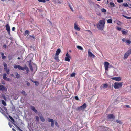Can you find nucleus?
I'll return each mask as SVG.
<instances>
[{"label": "nucleus", "instance_id": "20e7f679", "mask_svg": "<svg viewBox=\"0 0 131 131\" xmlns=\"http://www.w3.org/2000/svg\"><path fill=\"white\" fill-rule=\"evenodd\" d=\"M131 54V49L127 51L124 54V59H126L127 58L128 56Z\"/></svg>", "mask_w": 131, "mask_h": 131}, {"label": "nucleus", "instance_id": "a878e982", "mask_svg": "<svg viewBox=\"0 0 131 131\" xmlns=\"http://www.w3.org/2000/svg\"><path fill=\"white\" fill-rule=\"evenodd\" d=\"M2 103V104L4 106H5L6 105V102L4 101L3 100H2L1 101Z\"/></svg>", "mask_w": 131, "mask_h": 131}, {"label": "nucleus", "instance_id": "774afa93", "mask_svg": "<svg viewBox=\"0 0 131 131\" xmlns=\"http://www.w3.org/2000/svg\"><path fill=\"white\" fill-rule=\"evenodd\" d=\"M18 59H20V57H18Z\"/></svg>", "mask_w": 131, "mask_h": 131}, {"label": "nucleus", "instance_id": "9b49d317", "mask_svg": "<svg viewBox=\"0 0 131 131\" xmlns=\"http://www.w3.org/2000/svg\"><path fill=\"white\" fill-rule=\"evenodd\" d=\"M111 79L116 81H121L122 78L120 77H113L111 78Z\"/></svg>", "mask_w": 131, "mask_h": 131}, {"label": "nucleus", "instance_id": "b1692460", "mask_svg": "<svg viewBox=\"0 0 131 131\" xmlns=\"http://www.w3.org/2000/svg\"><path fill=\"white\" fill-rule=\"evenodd\" d=\"M2 58L3 59H5L6 58V56H4L3 53H1Z\"/></svg>", "mask_w": 131, "mask_h": 131}, {"label": "nucleus", "instance_id": "e433bc0d", "mask_svg": "<svg viewBox=\"0 0 131 131\" xmlns=\"http://www.w3.org/2000/svg\"><path fill=\"white\" fill-rule=\"evenodd\" d=\"M116 29L117 30H118L119 31H120L121 30V28L118 26L116 27Z\"/></svg>", "mask_w": 131, "mask_h": 131}, {"label": "nucleus", "instance_id": "ddd939ff", "mask_svg": "<svg viewBox=\"0 0 131 131\" xmlns=\"http://www.w3.org/2000/svg\"><path fill=\"white\" fill-rule=\"evenodd\" d=\"M38 113V115L39 116L41 120L43 122H44L45 121V119L42 116V114L39 113Z\"/></svg>", "mask_w": 131, "mask_h": 131}, {"label": "nucleus", "instance_id": "39448f33", "mask_svg": "<svg viewBox=\"0 0 131 131\" xmlns=\"http://www.w3.org/2000/svg\"><path fill=\"white\" fill-rule=\"evenodd\" d=\"M19 70H22L24 71L25 70H26V71H27V73H28V72L29 71L28 68L27 67L26 65L24 67H22L21 66H20L19 67Z\"/></svg>", "mask_w": 131, "mask_h": 131}, {"label": "nucleus", "instance_id": "bf43d9fd", "mask_svg": "<svg viewBox=\"0 0 131 131\" xmlns=\"http://www.w3.org/2000/svg\"><path fill=\"white\" fill-rule=\"evenodd\" d=\"M3 47L4 48H6V45L5 44H4L3 45Z\"/></svg>", "mask_w": 131, "mask_h": 131}, {"label": "nucleus", "instance_id": "7c9ffc66", "mask_svg": "<svg viewBox=\"0 0 131 131\" xmlns=\"http://www.w3.org/2000/svg\"><path fill=\"white\" fill-rule=\"evenodd\" d=\"M33 83H35V85L36 86H37L39 84V83L36 81H33Z\"/></svg>", "mask_w": 131, "mask_h": 131}, {"label": "nucleus", "instance_id": "4d7b16f0", "mask_svg": "<svg viewBox=\"0 0 131 131\" xmlns=\"http://www.w3.org/2000/svg\"><path fill=\"white\" fill-rule=\"evenodd\" d=\"M75 99L76 100H79V98H78V96H75Z\"/></svg>", "mask_w": 131, "mask_h": 131}, {"label": "nucleus", "instance_id": "49530a36", "mask_svg": "<svg viewBox=\"0 0 131 131\" xmlns=\"http://www.w3.org/2000/svg\"><path fill=\"white\" fill-rule=\"evenodd\" d=\"M117 2L119 3H122L123 2V0H117Z\"/></svg>", "mask_w": 131, "mask_h": 131}, {"label": "nucleus", "instance_id": "393cba45", "mask_svg": "<svg viewBox=\"0 0 131 131\" xmlns=\"http://www.w3.org/2000/svg\"><path fill=\"white\" fill-rule=\"evenodd\" d=\"M101 11L102 12L104 13V14H105L106 12V10L104 8L102 9H101Z\"/></svg>", "mask_w": 131, "mask_h": 131}, {"label": "nucleus", "instance_id": "2f4dec72", "mask_svg": "<svg viewBox=\"0 0 131 131\" xmlns=\"http://www.w3.org/2000/svg\"><path fill=\"white\" fill-rule=\"evenodd\" d=\"M5 70L6 71L7 74H9V69H5Z\"/></svg>", "mask_w": 131, "mask_h": 131}, {"label": "nucleus", "instance_id": "5701e85b", "mask_svg": "<svg viewBox=\"0 0 131 131\" xmlns=\"http://www.w3.org/2000/svg\"><path fill=\"white\" fill-rule=\"evenodd\" d=\"M20 66L19 65H14V67L15 68L17 69L18 68V69L19 70Z\"/></svg>", "mask_w": 131, "mask_h": 131}, {"label": "nucleus", "instance_id": "4468645a", "mask_svg": "<svg viewBox=\"0 0 131 131\" xmlns=\"http://www.w3.org/2000/svg\"><path fill=\"white\" fill-rule=\"evenodd\" d=\"M28 128L30 131H33V123H31L28 126Z\"/></svg>", "mask_w": 131, "mask_h": 131}, {"label": "nucleus", "instance_id": "f704fd0d", "mask_svg": "<svg viewBox=\"0 0 131 131\" xmlns=\"http://www.w3.org/2000/svg\"><path fill=\"white\" fill-rule=\"evenodd\" d=\"M29 33V31L28 30H26L25 31L24 34V35L25 36H26L27 34Z\"/></svg>", "mask_w": 131, "mask_h": 131}, {"label": "nucleus", "instance_id": "412c9836", "mask_svg": "<svg viewBox=\"0 0 131 131\" xmlns=\"http://www.w3.org/2000/svg\"><path fill=\"white\" fill-rule=\"evenodd\" d=\"M107 22L108 23L111 24L112 23V19L111 18L107 20Z\"/></svg>", "mask_w": 131, "mask_h": 131}, {"label": "nucleus", "instance_id": "bb28decb", "mask_svg": "<svg viewBox=\"0 0 131 131\" xmlns=\"http://www.w3.org/2000/svg\"><path fill=\"white\" fill-rule=\"evenodd\" d=\"M6 73H4L3 74V79L5 80L7 78L6 77Z\"/></svg>", "mask_w": 131, "mask_h": 131}, {"label": "nucleus", "instance_id": "6ab92c4d", "mask_svg": "<svg viewBox=\"0 0 131 131\" xmlns=\"http://www.w3.org/2000/svg\"><path fill=\"white\" fill-rule=\"evenodd\" d=\"M54 59L57 61L59 62V56L58 55H55L54 57Z\"/></svg>", "mask_w": 131, "mask_h": 131}, {"label": "nucleus", "instance_id": "1a4fd4ad", "mask_svg": "<svg viewBox=\"0 0 131 131\" xmlns=\"http://www.w3.org/2000/svg\"><path fill=\"white\" fill-rule=\"evenodd\" d=\"M88 56L91 58H94L95 57V56L90 51V50L89 49L88 50Z\"/></svg>", "mask_w": 131, "mask_h": 131}, {"label": "nucleus", "instance_id": "de8ad7c7", "mask_svg": "<svg viewBox=\"0 0 131 131\" xmlns=\"http://www.w3.org/2000/svg\"><path fill=\"white\" fill-rule=\"evenodd\" d=\"M117 24L119 25H120L121 24V23L120 21H118L117 22Z\"/></svg>", "mask_w": 131, "mask_h": 131}, {"label": "nucleus", "instance_id": "e2e57ef3", "mask_svg": "<svg viewBox=\"0 0 131 131\" xmlns=\"http://www.w3.org/2000/svg\"><path fill=\"white\" fill-rule=\"evenodd\" d=\"M126 107H127L128 108H129L130 107V106L129 105H126L125 106Z\"/></svg>", "mask_w": 131, "mask_h": 131}, {"label": "nucleus", "instance_id": "c756f323", "mask_svg": "<svg viewBox=\"0 0 131 131\" xmlns=\"http://www.w3.org/2000/svg\"><path fill=\"white\" fill-rule=\"evenodd\" d=\"M122 32L123 34H126L127 33V31L122 30Z\"/></svg>", "mask_w": 131, "mask_h": 131}, {"label": "nucleus", "instance_id": "aec40b11", "mask_svg": "<svg viewBox=\"0 0 131 131\" xmlns=\"http://www.w3.org/2000/svg\"><path fill=\"white\" fill-rule=\"evenodd\" d=\"M37 70V66L35 64H33V71H36Z\"/></svg>", "mask_w": 131, "mask_h": 131}, {"label": "nucleus", "instance_id": "c03bdc74", "mask_svg": "<svg viewBox=\"0 0 131 131\" xmlns=\"http://www.w3.org/2000/svg\"><path fill=\"white\" fill-rule=\"evenodd\" d=\"M5 80H6L7 81H11V79H10L9 78H6V79Z\"/></svg>", "mask_w": 131, "mask_h": 131}, {"label": "nucleus", "instance_id": "09e8293b", "mask_svg": "<svg viewBox=\"0 0 131 131\" xmlns=\"http://www.w3.org/2000/svg\"><path fill=\"white\" fill-rule=\"evenodd\" d=\"M75 75V73H72L71 74V76L72 77H74Z\"/></svg>", "mask_w": 131, "mask_h": 131}, {"label": "nucleus", "instance_id": "c85d7f7f", "mask_svg": "<svg viewBox=\"0 0 131 131\" xmlns=\"http://www.w3.org/2000/svg\"><path fill=\"white\" fill-rule=\"evenodd\" d=\"M4 69H7V64L5 63H4Z\"/></svg>", "mask_w": 131, "mask_h": 131}, {"label": "nucleus", "instance_id": "79ce46f5", "mask_svg": "<svg viewBox=\"0 0 131 131\" xmlns=\"http://www.w3.org/2000/svg\"><path fill=\"white\" fill-rule=\"evenodd\" d=\"M21 93L24 95H26V94L25 91H22Z\"/></svg>", "mask_w": 131, "mask_h": 131}, {"label": "nucleus", "instance_id": "72a5a7b5", "mask_svg": "<svg viewBox=\"0 0 131 131\" xmlns=\"http://www.w3.org/2000/svg\"><path fill=\"white\" fill-rule=\"evenodd\" d=\"M9 117L12 121L13 122H15V121L14 120L11 116L10 115H9Z\"/></svg>", "mask_w": 131, "mask_h": 131}, {"label": "nucleus", "instance_id": "0eeeda50", "mask_svg": "<svg viewBox=\"0 0 131 131\" xmlns=\"http://www.w3.org/2000/svg\"><path fill=\"white\" fill-rule=\"evenodd\" d=\"M71 58V57L70 55L67 53L66 54V57L65 58V60L66 61H68L69 62L70 61V59Z\"/></svg>", "mask_w": 131, "mask_h": 131}, {"label": "nucleus", "instance_id": "423d86ee", "mask_svg": "<svg viewBox=\"0 0 131 131\" xmlns=\"http://www.w3.org/2000/svg\"><path fill=\"white\" fill-rule=\"evenodd\" d=\"M74 29L78 31H79L80 30V29L78 26V24L76 22H75L74 25Z\"/></svg>", "mask_w": 131, "mask_h": 131}, {"label": "nucleus", "instance_id": "7ed1b4c3", "mask_svg": "<svg viewBox=\"0 0 131 131\" xmlns=\"http://www.w3.org/2000/svg\"><path fill=\"white\" fill-rule=\"evenodd\" d=\"M110 64L107 62H105L104 63V65L105 70V73H107L108 70L109 66Z\"/></svg>", "mask_w": 131, "mask_h": 131}, {"label": "nucleus", "instance_id": "864d4df0", "mask_svg": "<svg viewBox=\"0 0 131 131\" xmlns=\"http://www.w3.org/2000/svg\"><path fill=\"white\" fill-rule=\"evenodd\" d=\"M8 58L9 60H11L12 58V57L10 55H9L8 56Z\"/></svg>", "mask_w": 131, "mask_h": 131}, {"label": "nucleus", "instance_id": "473e14b6", "mask_svg": "<svg viewBox=\"0 0 131 131\" xmlns=\"http://www.w3.org/2000/svg\"><path fill=\"white\" fill-rule=\"evenodd\" d=\"M123 5L125 7H127L128 6V5L126 3H123Z\"/></svg>", "mask_w": 131, "mask_h": 131}, {"label": "nucleus", "instance_id": "680f3d73", "mask_svg": "<svg viewBox=\"0 0 131 131\" xmlns=\"http://www.w3.org/2000/svg\"><path fill=\"white\" fill-rule=\"evenodd\" d=\"M126 40L124 38L122 40L123 41H124L125 42Z\"/></svg>", "mask_w": 131, "mask_h": 131}, {"label": "nucleus", "instance_id": "4be33fe9", "mask_svg": "<svg viewBox=\"0 0 131 131\" xmlns=\"http://www.w3.org/2000/svg\"><path fill=\"white\" fill-rule=\"evenodd\" d=\"M77 48L79 50H83L82 47L78 45L77 46Z\"/></svg>", "mask_w": 131, "mask_h": 131}, {"label": "nucleus", "instance_id": "58836bf2", "mask_svg": "<svg viewBox=\"0 0 131 131\" xmlns=\"http://www.w3.org/2000/svg\"><path fill=\"white\" fill-rule=\"evenodd\" d=\"M125 42L126 43H128V44H130L131 43L130 41V40H126Z\"/></svg>", "mask_w": 131, "mask_h": 131}, {"label": "nucleus", "instance_id": "2eb2a0df", "mask_svg": "<svg viewBox=\"0 0 131 131\" xmlns=\"http://www.w3.org/2000/svg\"><path fill=\"white\" fill-rule=\"evenodd\" d=\"M48 121L49 122H50L51 123V126L52 127H53L54 126V123L53 120L52 119H48Z\"/></svg>", "mask_w": 131, "mask_h": 131}, {"label": "nucleus", "instance_id": "5fc2aeb1", "mask_svg": "<svg viewBox=\"0 0 131 131\" xmlns=\"http://www.w3.org/2000/svg\"><path fill=\"white\" fill-rule=\"evenodd\" d=\"M33 111L35 112L36 113H37V111L36 109H35L33 107Z\"/></svg>", "mask_w": 131, "mask_h": 131}, {"label": "nucleus", "instance_id": "f3484780", "mask_svg": "<svg viewBox=\"0 0 131 131\" xmlns=\"http://www.w3.org/2000/svg\"><path fill=\"white\" fill-rule=\"evenodd\" d=\"M61 52V50L59 48L56 51V55H59Z\"/></svg>", "mask_w": 131, "mask_h": 131}, {"label": "nucleus", "instance_id": "a211bd4d", "mask_svg": "<svg viewBox=\"0 0 131 131\" xmlns=\"http://www.w3.org/2000/svg\"><path fill=\"white\" fill-rule=\"evenodd\" d=\"M107 117L108 118L112 119L114 118V116L112 114H110L109 115L107 116Z\"/></svg>", "mask_w": 131, "mask_h": 131}, {"label": "nucleus", "instance_id": "f257e3e1", "mask_svg": "<svg viewBox=\"0 0 131 131\" xmlns=\"http://www.w3.org/2000/svg\"><path fill=\"white\" fill-rule=\"evenodd\" d=\"M105 24V21L104 20H100L96 25L98 29L101 30H103Z\"/></svg>", "mask_w": 131, "mask_h": 131}, {"label": "nucleus", "instance_id": "9d476101", "mask_svg": "<svg viewBox=\"0 0 131 131\" xmlns=\"http://www.w3.org/2000/svg\"><path fill=\"white\" fill-rule=\"evenodd\" d=\"M0 90L4 92L6 91L7 90V88L3 85H0Z\"/></svg>", "mask_w": 131, "mask_h": 131}, {"label": "nucleus", "instance_id": "37998d69", "mask_svg": "<svg viewBox=\"0 0 131 131\" xmlns=\"http://www.w3.org/2000/svg\"><path fill=\"white\" fill-rule=\"evenodd\" d=\"M20 76L19 75L18 73H17V74L16 75V77L17 78H19Z\"/></svg>", "mask_w": 131, "mask_h": 131}, {"label": "nucleus", "instance_id": "69168bd1", "mask_svg": "<svg viewBox=\"0 0 131 131\" xmlns=\"http://www.w3.org/2000/svg\"><path fill=\"white\" fill-rule=\"evenodd\" d=\"M10 76H13V74H10Z\"/></svg>", "mask_w": 131, "mask_h": 131}, {"label": "nucleus", "instance_id": "6e6552de", "mask_svg": "<svg viewBox=\"0 0 131 131\" xmlns=\"http://www.w3.org/2000/svg\"><path fill=\"white\" fill-rule=\"evenodd\" d=\"M5 27L6 29L7 30V32H8L9 35H10V27L8 24H7L6 25Z\"/></svg>", "mask_w": 131, "mask_h": 131}, {"label": "nucleus", "instance_id": "052dcab7", "mask_svg": "<svg viewBox=\"0 0 131 131\" xmlns=\"http://www.w3.org/2000/svg\"><path fill=\"white\" fill-rule=\"evenodd\" d=\"M70 9H71V10L72 11H73V8L71 7V6H70Z\"/></svg>", "mask_w": 131, "mask_h": 131}, {"label": "nucleus", "instance_id": "603ef678", "mask_svg": "<svg viewBox=\"0 0 131 131\" xmlns=\"http://www.w3.org/2000/svg\"><path fill=\"white\" fill-rule=\"evenodd\" d=\"M123 16L124 17H125V18H126L127 19H130L131 18V17H128L126 16H124V15H123Z\"/></svg>", "mask_w": 131, "mask_h": 131}, {"label": "nucleus", "instance_id": "338daca9", "mask_svg": "<svg viewBox=\"0 0 131 131\" xmlns=\"http://www.w3.org/2000/svg\"><path fill=\"white\" fill-rule=\"evenodd\" d=\"M16 126L17 127H18V128L19 129H20V128H19V127H18L17 125H16Z\"/></svg>", "mask_w": 131, "mask_h": 131}, {"label": "nucleus", "instance_id": "dca6fc26", "mask_svg": "<svg viewBox=\"0 0 131 131\" xmlns=\"http://www.w3.org/2000/svg\"><path fill=\"white\" fill-rule=\"evenodd\" d=\"M86 107V104L84 103L82 106H80L79 109L80 110H82L85 108Z\"/></svg>", "mask_w": 131, "mask_h": 131}, {"label": "nucleus", "instance_id": "ea45409f", "mask_svg": "<svg viewBox=\"0 0 131 131\" xmlns=\"http://www.w3.org/2000/svg\"><path fill=\"white\" fill-rule=\"evenodd\" d=\"M29 67L30 68L31 70L32 71V65L31 64V63H29Z\"/></svg>", "mask_w": 131, "mask_h": 131}, {"label": "nucleus", "instance_id": "6e6d98bb", "mask_svg": "<svg viewBox=\"0 0 131 131\" xmlns=\"http://www.w3.org/2000/svg\"><path fill=\"white\" fill-rule=\"evenodd\" d=\"M0 111L2 113H4V111L1 108Z\"/></svg>", "mask_w": 131, "mask_h": 131}, {"label": "nucleus", "instance_id": "0e129e2a", "mask_svg": "<svg viewBox=\"0 0 131 131\" xmlns=\"http://www.w3.org/2000/svg\"><path fill=\"white\" fill-rule=\"evenodd\" d=\"M12 130L13 131H16V130L13 128L12 129Z\"/></svg>", "mask_w": 131, "mask_h": 131}, {"label": "nucleus", "instance_id": "f8f14e48", "mask_svg": "<svg viewBox=\"0 0 131 131\" xmlns=\"http://www.w3.org/2000/svg\"><path fill=\"white\" fill-rule=\"evenodd\" d=\"M108 85L106 84H102L100 87V88L101 89L104 90L106 89L108 87Z\"/></svg>", "mask_w": 131, "mask_h": 131}, {"label": "nucleus", "instance_id": "f03ea898", "mask_svg": "<svg viewBox=\"0 0 131 131\" xmlns=\"http://www.w3.org/2000/svg\"><path fill=\"white\" fill-rule=\"evenodd\" d=\"M123 84L122 82H116L114 83L113 86L115 89H118L122 87Z\"/></svg>", "mask_w": 131, "mask_h": 131}, {"label": "nucleus", "instance_id": "3c124183", "mask_svg": "<svg viewBox=\"0 0 131 131\" xmlns=\"http://www.w3.org/2000/svg\"><path fill=\"white\" fill-rule=\"evenodd\" d=\"M55 125L56 126L58 127H59V125L57 122H55Z\"/></svg>", "mask_w": 131, "mask_h": 131}, {"label": "nucleus", "instance_id": "8fccbe9b", "mask_svg": "<svg viewBox=\"0 0 131 131\" xmlns=\"http://www.w3.org/2000/svg\"><path fill=\"white\" fill-rule=\"evenodd\" d=\"M36 120L37 121H39V118L37 116H36Z\"/></svg>", "mask_w": 131, "mask_h": 131}, {"label": "nucleus", "instance_id": "4c0bfd02", "mask_svg": "<svg viewBox=\"0 0 131 131\" xmlns=\"http://www.w3.org/2000/svg\"><path fill=\"white\" fill-rule=\"evenodd\" d=\"M12 110L13 111H16L15 107L14 106H13L12 108Z\"/></svg>", "mask_w": 131, "mask_h": 131}, {"label": "nucleus", "instance_id": "c9c22d12", "mask_svg": "<svg viewBox=\"0 0 131 131\" xmlns=\"http://www.w3.org/2000/svg\"><path fill=\"white\" fill-rule=\"evenodd\" d=\"M116 122L117 123L120 124H122V122L120 120H117L116 121Z\"/></svg>", "mask_w": 131, "mask_h": 131}, {"label": "nucleus", "instance_id": "13d9d810", "mask_svg": "<svg viewBox=\"0 0 131 131\" xmlns=\"http://www.w3.org/2000/svg\"><path fill=\"white\" fill-rule=\"evenodd\" d=\"M15 28L14 27H13L12 28V30L13 31H14L15 30Z\"/></svg>", "mask_w": 131, "mask_h": 131}, {"label": "nucleus", "instance_id": "cd10ccee", "mask_svg": "<svg viewBox=\"0 0 131 131\" xmlns=\"http://www.w3.org/2000/svg\"><path fill=\"white\" fill-rule=\"evenodd\" d=\"M110 4L112 7H113L115 6V5L112 2H110Z\"/></svg>", "mask_w": 131, "mask_h": 131}, {"label": "nucleus", "instance_id": "a18cd8bd", "mask_svg": "<svg viewBox=\"0 0 131 131\" xmlns=\"http://www.w3.org/2000/svg\"><path fill=\"white\" fill-rule=\"evenodd\" d=\"M26 83L27 85L28 86H30V83L29 82L27 81H26Z\"/></svg>", "mask_w": 131, "mask_h": 131}, {"label": "nucleus", "instance_id": "a19ab883", "mask_svg": "<svg viewBox=\"0 0 131 131\" xmlns=\"http://www.w3.org/2000/svg\"><path fill=\"white\" fill-rule=\"evenodd\" d=\"M38 1L39 2L43 3H45L46 1V0H38Z\"/></svg>", "mask_w": 131, "mask_h": 131}]
</instances>
